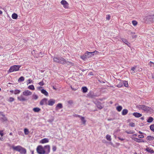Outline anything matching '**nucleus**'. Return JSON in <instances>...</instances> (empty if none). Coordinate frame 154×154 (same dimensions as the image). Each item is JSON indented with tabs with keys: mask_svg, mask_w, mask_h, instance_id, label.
Segmentation results:
<instances>
[{
	"mask_svg": "<svg viewBox=\"0 0 154 154\" xmlns=\"http://www.w3.org/2000/svg\"><path fill=\"white\" fill-rule=\"evenodd\" d=\"M53 60L54 62L60 63L65 65H67L70 67L73 66L74 64L68 61L67 60L64 59L62 57H55L53 58Z\"/></svg>",
	"mask_w": 154,
	"mask_h": 154,
	"instance_id": "nucleus-1",
	"label": "nucleus"
},
{
	"mask_svg": "<svg viewBox=\"0 0 154 154\" xmlns=\"http://www.w3.org/2000/svg\"><path fill=\"white\" fill-rule=\"evenodd\" d=\"M137 107L140 110H143L146 112L150 111L151 109V108L144 105H139L137 106Z\"/></svg>",
	"mask_w": 154,
	"mask_h": 154,
	"instance_id": "nucleus-2",
	"label": "nucleus"
},
{
	"mask_svg": "<svg viewBox=\"0 0 154 154\" xmlns=\"http://www.w3.org/2000/svg\"><path fill=\"white\" fill-rule=\"evenodd\" d=\"M36 151L38 154H44L43 146L42 145H39L36 148Z\"/></svg>",
	"mask_w": 154,
	"mask_h": 154,
	"instance_id": "nucleus-3",
	"label": "nucleus"
},
{
	"mask_svg": "<svg viewBox=\"0 0 154 154\" xmlns=\"http://www.w3.org/2000/svg\"><path fill=\"white\" fill-rule=\"evenodd\" d=\"M43 149L45 154H48L50 151V145H46L44 146Z\"/></svg>",
	"mask_w": 154,
	"mask_h": 154,
	"instance_id": "nucleus-4",
	"label": "nucleus"
},
{
	"mask_svg": "<svg viewBox=\"0 0 154 154\" xmlns=\"http://www.w3.org/2000/svg\"><path fill=\"white\" fill-rule=\"evenodd\" d=\"M97 51H95L93 52H88V51H86V54H87L88 57L89 58L93 56L94 55V53H97Z\"/></svg>",
	"mask_w": 154,
	"mask_h": 154,
	"instance_id": "nucleus-5",
	"label": "nucleus"
},
{
	"mask_svg": "<svg viewBox=\"0 0 154 154\" xmlns=\"http://www.w3.org/2000/svg\"><path fill=\"white\" fill-rule=\"evenodd\" d=\"M11 147L13 150H15L17 152H18V151L21 149V148H23L20 146H12Z\"/></svg>",
	"mask_w": 154,
	"mask_h": 154,
	"instance_id": "nucleus-6",
	"label": "nucleus"
},
{
	"mask_svg": "<svg viewBox=\"0 0 154 154\" xmlns=\"http://www.w3.org/2000/svg\"><path fill=\"white\" fill-rule=\"evenodd\" d=\"M23 95L27 96L29 95H31L32 94L31 92L29 90H26L23 92Z\"/></svg>",
	"mask_w": 154,
	"mask_h": 154,
	"instance_id": "nucleus-7",
	"label": "nucleus"
},
{
	"mask_svg": "<svg viewBox=\"0 0 154 154\" xmlns=\"http://www.w3.org/2000/svg\"><path fill=\"white\" fill-rule=\"evenodd\" d=\"M47 99L46 98H44L41 100L40 104L41 106H42L44 104H47Z\"/></svg>",
	"mask_w": 154,
	"mask_h": 154,
	"instance_id": "nucleus-8",
	"label": "nucleus"
},
{
	"mask_svg": "<svg viewBox=\"0 0 154 154\" xmlns=\"http://www.w3.org/2000/svg\"><path fill=\"white\" fill-rule=\"evenodd\" d=\"M134 141H135L137 143H144V141L143 139H140V138H138L136 137H133L132 138Z\"/></svg>",
	"mask_w": 154,
	"mask_h": 154,
	"instance_id": "nucleus-9",
	"label": "nucleus"
},
{
	"mask_svg": "<svg viewBox=\"0 0 154 154\" xmlns=\"http://www.w3.org/2000/svg\"><path fill=\"white\" fill-rule=\"evenodd\" d=\"M17 99H18V100L22 101L26 100V99L23 95H20V96L17 97Z\"/></svg>",
	"mask_w": 154,
	"mask_h": 154,
	"instance_id": "nucleus-10",
	"label": "nucleus"
},
{
	"mask_svg": "<svg viewBox=\"0 0 154 154\" xmlns=\"http://www.w3.org/2000/svg\"><path fill=\"white\" fill-rule=\"evenodd\" d=\"M48 105L49 106H52L55 103V100L53 99H50L48 102Z\"/></svg>",
	"mask_w": 154,
	"mask_h": 154,
	"instance_id": "nucleus-11",
	"label": "nucleus"
},
{
	"mask_svg": "<svg viewBox=\"0 0 154 154\" xmlns=\"http://www.w3.org/2000/svg\"><path fill=\"white\" fill-rule=\"evenodd\" d=\"M0 119L2 122L7 121V118L4 115L0 113Z\"/></svg>",
	"mask_w": 154,
	"mask_h": 154,
	"instance_id": "nucleus-12",
	"label": "nucleus"
},
{
	"mask_svg": "<svg viewBox=\"0 0 154 154\" xmlns=\"http://www.w3.org/2000/svg\"><path fill=\"white\" fill-rule=\"evenodd\" d=\"M21 154H26V149L23 147L21 148L18 151Z\"/></svg>",
	"mask_w": 154,
	"mask_h": 154,
	"instance_id": "nucleus-13",
	"label": "nucleus"
},
{
	"mask_svg": "<svg viewBox=\"0 0 154 154\" xmlns=\"http://www.w3.org/2000/svg\"><path fill=\"white\" fill-rule=\"evenodd\" d=\"M49 140L48 139L45 138H43L41 140L40 143L42 144H44L48 143Z\"/></svg>",
	"mask_w": 154,
	"mask_h": 154,
	"instance_id": "nucleus-14",
	"label": "nucleus"
},
{
	"mask_svg": "<svg viewBox=\"0 0 154 154\" xmlns=\"http://www.w3.org/2000/svg\"><path fill=\"white\" fill-rule=\"evenodd\" d=\"M19 70V68H10L9 70V72H11L14 71H18Z\"/></svg>",
	"mask_w": 154,
	"mask_h": 154,
	"instance_id": "nucleus-15",
	"label": "nucleus"
},
{
	"mask_svg": "<svg viewBox=\"0 0 154 154\" xmlns=\"http://www.w3.org/2000/svg\"><path fill=\"white\" fill-rule=\"evenodd\" d=\"M133 116L137 118L140 117L141 116L142 114L138 112H134L133 113Z\"/></svg>",
	"mask_w": 154,
	"mask_h": 154,
	"instance_id": "nucleus-16",
	"label": "nucleus"
},
{
	"mask_svg": "<svg viewBox=\"0 0 154 154\" xmlns=\"http://www.w3.org/2000/svg\"><path fill=\"white\" fill-rule=\"evenodd\" d=\"M146 139H147L148 140L151 141L154 140V137L153 136H148L147 137H146Z\"/></svg>",
	"mask_w": 154,
	"mask_h": 154,
	"instance_id": "nucleus-17",
	"label": "nucleus"
},
{
	"mask_svg": "<svg viewBox=\"0 0 154 154\" xmlns=\"http://www.w3.org/2000/svg\"><path fill=\"white\" fill-rule=\"evenodd\" d=\"M146 151L149 152L151 153H152L154 152V151L152 149H151V148L149 147H147L146 149Z\"/></svg>",
	"mask_w": 154,
	"mask_h": 154,
	"instance_id": "nucleus-18",
	"label": "nucleus"
},
{
	"mask_svg": "<svg viewBox=\"0 0 154 154\" xmlns=\"http://www.w3.org/2000/svg\"><path fill=\"white\" fill-rule=\"evenodd\" d=\"M41 92L45 96H47L48 95V93L44 89H42L41 90Z\"/></svg>",
	"mask_w": 154,
	"mask_h": 154,
	"instance_id": "nucleus-19",
	"label": "nucleus"
},
{
	"mask_svg": "<svg viewBox=\"0 0 154 154\" xmlns=\"http://www.w3.org/2000/svg\"><path fill=\"white\" fill-rule=\"evenodd\" d=\"M32 110L34 112H39L41 110L38 107L34 108Z\"/></svg>",
	"mask_w": 154,
	"mask_h": 154,
	"instance_id": "nucleus-20",
	"label": "nucleus"
},
{
	"mask_svg": "<svg viewBox=\"0 0 154 154\" xmlns=\"http://www.w3.org/2000/svg\"><path fill=\"white\" fill-rule=\"evenodd\" d=\"M128 112V110L127 109H124L122 110V115L123 116H125L127 114Z\"/></svg>",
	"mask_w": 154,
	"mask_h": 154,
	"instance_id": "nucleus-21",
	"label": "nucleus"
},
{
	"mask_svg": "<svg viewBox=\"0 0 154 154\" xmlns=\"http://www.w3.org/2000/svg\"><path fill=\"white\" fill-rule=\"evenodd\" d=\"M17 17L18 15L14 13L12 14V17L13 19H17Z\"/></svg>",
	"mask_w": 154,
	"mask_h": 154,
	"instance_id": "nucleus-22",
	"label": "nucleus"
},
{
	"mask_svg": "<svg viewBox=\"0 0 154 154\" xmlns=\"http://www.w3.org/2000/svg\"><path fill=\"white\" fill-rule=\"evenodd\" d=\"M82 90L84 93H86L88 91V88L86 87H82Z\"/></svg>",
	"mask_w": 154,
	"mask_h": 154,
	"instance_id": "nucleus-23",
	"label": "nucleus"
},
{
	"mask_svg": "<svg viewBox=\"0 0 154 154\" xmlns=\"http://www.w3.org/2000/svg\"><path fill=\"white\" fill-rule=\"evenodd\" d=\"M20 90L16 89L14 91V94H19L20 93Z\"/></svg>",
	"mask_w": 154,
	"mask_h": 154,
	"instance_id": "nucleus-24",
	"label": "nucleus"
},
{
	"mask_svg": "<svg viewBox=\"0 0 154 154\" xmlns=\"http://www.w3.org/2000/svg\"><path fill=\"white\" fill-rule=\"evenodd\" d=\"M28 88L32 90H34L35 89L33 85H30L28 86Z\"/></svg>",
	"mask_w": 154,
	"mask_h": 154,
	"instance_id": "nucleus-25",
	"label": "nucleus"
},
{
	"mask_svg": "<svg viewBox=\"0 0 154 154\" xmlns=\"http://www.w3.org/2000/svg\"><path fill=\"white\" fill-rule=\"evenodd\" d=\"M116 109L119 112H120L121 111V110L122 109V107L121 106H117Z\"/></svg>",
	"mask_w": 154,
	"mask_h": 154,
	"instance_id": "nucleus-26",
	"label": "nucleus"
},
{
	"mask_svg": "<svg viewBox=\"0 0 154 154\" xmlns=\"http://www.w3.org/2000/svg\"><path fill=\"white\" fill-rule=\"evenodd\" d=\"M106 139L107 140H108L109 141H110L111 140V136H110L109 135H107L106 136Z\"/></svg>",
	"mask_w": 154,
	"mask_h": 154,
	"instance_id": "nucleus-27",
	"label": "nucleus"
},
{
	"mask_svg": "<svg viewBox=\"0 0 154 154\" xmlns=\"http://www.w3.org/2000/svg\"><path fill=\"white\" fill-rule=\"evenodd\" d=\"M153 120V118L151 117H149L147 121V122L150 123L152 122Z\"/></svg>",
	"mask_w": 154,
	"mask_h": 154,
	"instance_id": "nucleus-28",
	"label": "nucleus"
},
{
	"mask_svg": "<svg viewBox=\"0 0 154 154\" xmlns=\"http://www.w3.org/2000/svg\"><path fill=\"white\" fill-rule=\"evenodd\" d=\"M24 80V78L23 76H21L18 79V82H21L23 81Z\"/></svg>",
	"mask_w": 154,
	"mask_h": 154,
	"instance_id": "nucleus-29",
	"label": "nucleus"
},
{
	"mask_svg": "<svg viewBox=\"0 0 154 154\" xmlns=\"http://www.w3.org/2000/svg\"><path fill=\"white\" fill-rule=\"evenodd\" d=\"M56 107H58L59 109L62 108H63L62 104L61 103H58Z\"/></svg>",
	"mask_w": 154,
	"mask_h": 154,
	"instance_id": "nucleus-30",
	"label": "nucleus"
},
{
	"mask_svg": "<svg viewBox=\"0 0 154 154\" xmlns=\"http://www.w3.org/2000/svg\"><path fill=\"white\" fill-rule=\"evenodd\" d=\"M24 132L25 134L28 135L29 133L28 130L27 128H25L24 130Z\"/></svg>",
	"mask_w": 154,
	"mask_h": 154,
	"instance_id": "nucleus-31",
	"label": "nucleus"
},
{
	"mask_svg": "<svg viewBox=\"0 0 154 154\" xmlns=\"http://www.w3.org/2000/svg\"><path fill=\"white\" fill-rule=\"evenodd\" d=\"M37 54H38V55L36 56V57L38 56V57H42L44 55V54L42 53V52H40L39 53Z\"/></svg>",
	"mask_w": 154,
	"mask_h": 154,
	"instance_id": "nucleus-32",
	"label": "nucleus"
},
{
	"mask_svg": "<svg viewBox=\"0 0 154 154\" xmlns=\"http://www.w3.org/2000/svg\"><path fill=\"white\" fill-rule=\"evenodd\" d=\"M81 120L82 122L84 124L86 123V121L85 119L83 117H81Z\"/></svg>",
	"mask_w": 154,
	"mask_h": 154,
	"instance_id": "nucleus-33",
	"label": "nucleus"
},
{
	"mask_svg": "<svg viewBox=\"0 0 154 154\" xmlns=\"http://www.w3.org/2000/svg\"><path fill=\"white\" fill-rule=\"evenodd\" d=\"M150 128L152 131L154 132V124L150 126Z\"/></svg>",
	"mask_w": 154,
	"mask_h": 154,
	"instance_id": "nucleus-34",
	"label": "nucleus"
},
{
	"mask_svg": "<svg viewBox=\"0 0 154 154\" xmlns=\"http://www.w3.org/2000/svg\"><path fill=\"white\" fill-rule=\"evenodd\" d=\"M67 2L66 1L63 0L61 1L60 3L62 5H65V4H66V3H67Z\"/></svg>",
	"mask_w": 154,
	"mask_h": 154,
	"instance_id": "nucleus-35",
	"label": "nucleus"
},
{
	"mask_svg": "<svg viewBox=\"0 0 154 154\" xmlns=\"http://www.w3.org/2000/svg\"><path fill=\"white\" fill-rule=\"evenodd\" d=\"M123 84H124V86H125L126 87H127L128 85L127 81H123Z\"/></svg>",
	"mask_w": 154,
	"mask_h": 154,
	"instance_id": "nucleus-36",
	"label": "nucleus"
},
{
	"mask_svg": "<svg viewBox=\"0 0 154 154\" xmlns=\"http://www.w3.org/2000/svg\"><path fill=\"white\" fill-rule=\"evenodd\" d=\"M135 68H132L130 70V72L132 74H134L135 72Z\"/></svg>",
	"mask_w": 154,
	"mask_h": 154,
	"instance_id": "nucleus-37",
	"label": "nucleus"
},
{
	"mask_svg": "<svg viewBox=\"0 0 154 154\" xmlns=\"http://www.w3.org/2000/svg\"><path fill=\"white\" fill-rule=\"evenodd\" d=\"M14 100V98L12 97H10L9 98V99L8 100V101L9 102H13Z\"/></svg>",
	"mask_w": 154,
	"mask_h": 154,
	"instance_id": "nucleus-38",
	"label": "nucleus"
},
{
	"mask_svg": "<svg viewBox=\"0 0 154 154\" xmlns=\"http://www.w3.org/2000/svg\"><path fill=\"white\" fill-rule=\"evenodd\" d=\"M132 23L133 24V25L134 26H135L137 24V22L136 20H133L132 21Z\"/></svg>",
	"mask_w": 154,
	"mask_h": 154,
	"instance_id": "nucleus-39",
	"label": "nucleus"
},
{
	"mask_svg": "<svg viewBox=\"0 0 154 154\" xmlns=\"http://www.w3.org/2000/svg\"><path fill=\"white\" fill-rule=\"evenodd\" d=\"M32 98H33V99L36 100L38 98V96L37 95H33L32 96Z\"/></svg>",
	"mask_w": 154,
	"mask_h": 154,
	"instance_id": "nucleus-40",
	"label": "nucleus"
},
{
	"mask_svg": "<svg viewBox=\"0 0 154 154\" xmlns=\"http://www.w3.org/2000/svg\"><path fill=\"white\" fill-rule=\"evenodd\" d=\"M150 67H154V63L150 61L149 64Z\"/></svg>",
	"mask_w": 154,
	"mask_h": 154,
	"instance_id": "nucleus-41",
	"label": "nucleus"
},
{
	"mask_svg": "<svg viewBox=\"0 0 154 154\" xmlns=\"http://www.w3.org/2000/svg\"><path fill=\"white\" fill-rule=\"evenodd\" d=\"M123 84L121 82H120L118 85H117V87L119 88H121L123 86Z\"/></svg>",
	"mask_w": 154,
	"mask_h": 154,
	"instance_id": "nucleus-42",
	"label": "nucleus"
},
{
	"mask_svg": "<svg viewBox=\"0 0 154 154\" xmlns=\"http://www.w3.org/2000/svg\"><path fill=\"white\" fill-rule=\"evenodd\" d=\"M97 108L100 109L103 108V107L102 106H101L100 104H97Z\"/></svg>",
	"mask_w": 154,
	"mask_h": 154,
	"instance_id": "nucleus-43",
	"label": "nucleus"
},
{
	"mask_svg": "<svg viewBox=\"0 0 154 154\" xmlns=\"http://www.w3.org/2000/svg\"><path fill=\"white\" fill-rule=\"evenodd\" d=\"M121 39L122 40V41L125 43V44L127 43H128V41L127 40H126V39H125V38H122Z\"/></svg>",
	"mask_w": 154,
	"mask_h": 154,
	"instance_id": "nucleus-44",
	"label": "nucleus"
},
{
	"mask_svg": "<svg viewBox=\"0 0 154 154\" xmlns=\"http://www.w3.org/2000/svg\"><path fill=\"white\" fill-rule=\"evenodd\" d=\"M57 149V147L56 146H52V150L53 152L56 151Z\"/></svg>",
	"mask_w": 154,
	"mask_h": 154,
	"instance_id": "nucleus-45",
	"label": "nucleus"
},
{
	"mask_svg": "<svg viewBox=\"0 0 154 154\" xmlns=\"http://www.w3.org/2000/svg\"><path fill=\"white\" fill-rule=\"evenodd\" d=\"M63 6L65 8H68L69 7V4L68 2L66 3V4H65V5H63Z\"/></svg>",
	"mask_w": 154,
	"mask_h": 154,
	"instance_id": "nucleus-46",
	"label": "nucleus"
},
{
	"mask_svg": "<svg viewBox=\"0 0 154 154\" xmlns=\"http://www.w3.org/2000/svg\"><path fill=\"white\" fill-rule=\"evenodd\" d=\"M110 15L108 14L106 15V19L107 20H109L110 19Z\"/></svg>",
	"mask_w": 154,
	"mask_h": 154,
	"instance_id": "nucleus-47",
	"label": "nucleus"
},
{
	"mask_svg": "<svg viewBox=\"0 0 154 154\" xmlns=\"http://www.w3.org/2000/svg\"><path fill=\"white\" fill-rule=\"evenodd\" d=\"M129 125L131 127H134L135 126V123L131 122L129 124Z\"/></svg>",
	"mask_w": 154,
	"mask_h": 154,
	"instance_id": "nucleus-48",
	"label": "nucleus"
},
{
	"mask_svg": "<svg viewBox=\"0 0 154 154\" xmlns=\"http://www.w3.org/2000/svg\"><path fill=\"white\" fill-rule=\"evenodd\" d=\"M20 65H13L12 66H11L10 67L12 68V67H20Z\"/></svg>",
	"mask_w": 154,
	"mask_h": 154,
	"instance_id": "nucleus-49",
	"label": "nucleus"
},
{
	"mask_svg": "<svg viewBox=\"0 0 154 154\" xmlns=\"http://www.w3.org/2000/svg\"><path fill=\"white\" fill-rule=\"evenodd\" d=\"M138 137L140 138H143L144 137V136L143 135H139L138 136Z\"/></svg>",
	"mask_w": 154,
	"mask_h": 154,
	"instance_id": "nucleus-50",
	"label": "nucleus"
},
{
	"mask_svg": "<svg viewBox=\"0 0 154 154\" xmlns=\"http://www.w3.org/2000/svg\"><path fill=\"white\" fill-rule=\"evenodd\" d=\"M38 84H39V85L41 86L43 85H44L43 81H42L41 82H40L38 83Z\"/></svg>",
	"mask_w": 154,
	"mask_h": 154,
	"instance_id": "nucleus-51",
	"label": "nucleus"
},
{
	"mask_svg": "<svg viewBox=\"0 0 154 154\" xmlns=\"http://www.w3.org/2000/svg\"><path fill=\"white\" fill-rule=\"evenodd\" d=\"M84 55L85 57L86 60L88 58H89L88 57L87 54H86V51L85 52V54Z\"/></svg>",
	"mask_w": 154,
	"mask_h": 154,
	"instance_id": "nucleus-52",
	"label": "nucleus"
},
{
	"mask_svg": "<svg viewBox=\"0 0 154 154\" xmlns=\"http://www.w3.org/2000/svg\"><path fill=\"white\" fill-rule=\"evenodd\" d=\"M81 59H82V60H86V59L85 58V57L84 55H82L81 56Z\"/></svg>",
	"mask_w": 154,
	"mask_h": 154,
	"instance_id": "nucleus-53",
	"label": "nucleus"
},
{
	"mask_svg": "<svg viewBox=\"0 0 154 154\" xmlns=\"http://www.w3.org/2000/svg\"><path fill=\"white\" fill-rule=\"evenodd\" d=\"M28 84H31V82H32V80L31 79H28Z\"/></svg>",
	"mask_w": 154,
	"mask_h": 154,
	"instance_id": "nucleus-54",
	"label": "nucleus"
},
{
	"mask_svg": "<svg viewBox=\"0 0 154 154\" xmlns=\"http://www.w3.org/2000/svg\"><path fill=\"white\" fill-rule=\"evenodd\" d=\"M3 130L0 131V135L2 136H3Z\"/></svg>",
	"mask_w": 154,
	"mask_h": 154,
	"instance_id": "nucleus-55",
	"label": "nucleus"
},
{
	"mask_svg": "<svg viewBox=\"0 0 154 154\" xmlns=\"http://www.w3.org/2000/svg\"><path fill=\"white\" fill-rule=\"evenodd\" d=\"M118 138L119 139V140H121V141H123L124 140V138H121L120 137H118Z\"/></svg>",
	"mask_w": 154,
	"mask_h": 154,
	"instance_id": "nucleus-56",
	"label": "nucleus"
},
{
	"mask_svg": "<svg viewBox=\"0 0 154 154\" xmlns=\"http://www.w3.org/2000/svg\"><path fill=\"white\" fill-rule=\"evenodd\" d=\"M126 133L127 134H132V133L131 132H129L127 131H125Z\"/></svg>",
	"mask_w": 154,
	"mask_h": 154,
	"instance_id": "nucleus-57",
	"label": "nucleus"
},
{
	"mask_svg": "<svg viewBox=\"0 0 154 154\" xmlns=\"http://www.w3.org/2000/svg\"><path fill=\"white\" fill-rule=\"evenodd\" d=\"M152 79H154V73L152 74Z\"/></svg>",
	"mask_w": 154,
	"mask_h": 154,
	"instance_id": "nucleus-58",
	"label": "nucleus"
},
{
	"mask_svg": "<svg viewBox=\"0 0 154 154\" xmlns=\"http://www.w3.org/2000/svg\"><path fill=\"white\" fill-rule=\"evenodd\" d=\"M89 75H93V72H90L89 73Z\"/></svg>",
	"mask_w": 154,
	"mask_h": 154,
	"instance_id": "nucleus-59",
	"label": "nucleus"
},
{
	"mask_svg": "<svg viewBox=\"0 0 154 154\" xmlns=\"http://www.w3.org/2000/svg\"><path fill=\"white\" fill-rule=\"evenodd\" d=\"M136 37H137V36L136 35H135V36L133 35V36H132V38H136Z\"/></svg>",
	"mask_w": 154,
	"mask_h": 154,
	"instance_id": "nucleus-60",
	"label": "nucleus"
},
{
	"mask_svg": "<svg viewBox=\"0 0 154 154\" xmlns=\"http://www.w3.org/2000/svg\"><path fill=\"white\" fill-rule=\"evenodd\" d=\"M10 92H11V93H14V91L13 90H11Z\"/></svg>",
	"mask_w": 154,
	"mask_h": 154,
	"instance_id": "nucleus-61",
	"label": "nucleus"
},
{
	"mask_svg": "<svg viewBox=\"0 0 154 154\" xmlns=\"http://www.w3.org/2000/svg\"><path fill=\"white\" fill-rule=\"evenodd\" d=\"M138 133L140 134H143V133H142L141 131H139V132H138Z\"/></svg>",
	"mask_w": 154,
	"mask_h": 154,
	"instance_id": "nucleus-62",
	"label": "nucleus"
},
{
	"mask_svg": "<svg viewBox=\"0 0 154 154\" xmlns=\"http://www.w3.org/2000/svg\"><path fill=\"white\" fill-rule=\"evenodd\" d=\"M2 14V11L0 10V14Z\"/></svg>",
	"mask_w": 154,
	"mask_h": 154,
	"instance_id": "nucleus-63",
	"label": "nucleus"
},
{
	"mask_svg": "<svg viewBox=\"0 0 154 154\" xmlns=\"http://www.w3.org/2000/svg\"><path fill=\"white\" fill-rule=\"evenodd\" d=\"M134 136H137V134H134L133 135Z\"/></svg>",
	"mask_w": 154,
	"mask_h": 154,
	"instance_id": "nucleus-64",
	"label": "nucleus"
}]
</instances>
